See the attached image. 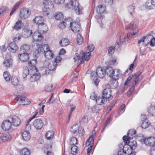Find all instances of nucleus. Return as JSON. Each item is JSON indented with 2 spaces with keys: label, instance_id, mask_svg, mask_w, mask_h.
<instances>
[{
  "label": "nucleus",
  "instance_id": "nucleus-5",
  "mask_svg": "<svg viewBox=\"0 0 155 155\" xmlns=\"http://www.w3.org/2000/svg\"><path fill=\"white\" fill-rule=\"evenodd\" d=\"M49 48V46L48 45L45 44L42 45H38V49L34 52L33 57L37 58L39 55L40 53H45L46 50Z\"/></svg>",
  "mask_w": 155,
  "mask_h": 155
},
{
  "label": "nucleus",
  "instance_id": "nucleus-53",
  "mask_svg": "<svg viewBox=\"0 0 155 155\" xmlns=\"http://www.w3.org/2000/svg\"><path fill=\"white\" fill-rule=\"evenodd\" d=\"M112 68V67H107L105 70L106 73L107 74H109L110 77L111 76V74L114 71Z\"/></svg>",
  "mask_w": 155,
  "mask_h": 155
},
{
  "label": "nucleus",
  "instance_id": "nucleus-15",
  "mask_svg": "<svg viewBox=\"0 0 155 155\" xmlns=\"http://www.w3.org/2000/svg\"><path fill=\"white\" fill-rule=\"evenodd\" d=\"M70 28L72 31L75 33L79 32L81 29L80 25L78 23L76 22H72Z\"/></svg>",
  "mask_w": 155,
  "mask_h": 155
},
{
  "label": "nucleus",
  "instance_id": "nucleus-20",
  "mask_svg": "<svg viewBox=\"0 0 155 155\" xmlns=\"http://www.w3.org/2000/svg\"><path fill=\"white\" fill-rule=\"evenodd\" d=\"M126 40V38H125V36L124 35H122L121 36H120V45H121L122 44H124ZM114 47V49H118L119 47V44L118 42L116 43L115 44Z\"/></svg>",
  "mask_w": 155,
  "mask_h": 155
},
{
  "label": "nucleus",
  "instance_id": "nucleus-44",
  "mask_svg": "<svg viewBox=\"0 0 155 155\" xmlns=\"http://www.w3.org/2000/svg\"><path fill=\"white\" fill-rule=\"evenodd\" d=\"M150 122L148 121V120H146L143 121H142L141 127L142 128L146 129L150 125Z\"/></svg>",
  "mask_w": 155,
  "mask_h": 155
},
{
  "label": "nucleus",
  "instance_id": "nucleus-24",
  "mask_svg": "<svg viewBox=\"0 0 155 155\" xmlns=\"http://www.w3.org/2000/svg\"><path fill=\"white\" fill-rule=\"evenodd\" d=\"M44 54L45 57L48 59H52L54 55L53 51L49 50V48L46 50Z\"/></svg>",
  "mask_w": 155,
  "mask_h": 155
},
{
  "label": "nucleus",
  "instance_id": "nucleus-8",
  "mask_svg": "<svg viewBox=\"0 0 155 155\" xmlns=\"http://www.w3.org/2000/svg\"><path fill=\"white\" fill-rule=\"evenodd\" d=\"M1 127L3 130L8 131L13 129L11 122L9 120H5L1 125Z\"/></svg>",
  "mask_w": 155,
  "mask_h": 155
},
{
  "label": "nucleus",
  "instance_id": "nucleus-25",
  "mask_svg": "<svg viewBox=\"0 0 155 155\" xmlns=\"http://www.w3.org/2000/svg\"><path fill=\"white\" fill-rule=\"evenodd\" d=\"M19 58L21 61L23 62L26 61L29 59V55L27 53H23L19 54Z\"/></svg>",
  "mask_w": 155,
  "mask_h": 155
},
{
  "label": "nucleus",
  "instance_id": "nucleus-17",
  "mask_svg": "<svg viewBox=\"0 0 155 155\" xmlns=\"http://www.w3.org/2000/svg\"><path fill=\"white\" fill-rule=\"evenodd\" d=\"M48 30V26L44 22L38 26V31L41 33L44 34Z\"/></svg>",
  "mask_w": 155,
  "mask_h": 155
},
{
  "label": "nucleus",
  "instance_id": "nucleus-39",
  "mask_svg": "<svg viewBox=\"0 0 155 155\" xmlns=\"http://www.w3.org/2000/svg\"><path fill=\"white\" fill-rule=\"evenodd\" d=\"M30 46L27 44H25L22 45L20 48V50L23 52L28 51L30 48Z\"/></svg>",
  "mask_w": 155,
  "mask_h": 155
},
{
  "label": "nucleus",
  "instance_id": "nucleus-31",
  "mask_svg": "<svg viewBox=\"0 0 155 155\" xmlns=\"http://www.w3.org/2000/svg\"><path fill=\"white\" fill-rule=\"evenodd\" d=\"M11 138L9 134H4L2 133H0V140L3 142L7 141Z\"/></svg>",
  "mask_w": 155,
  "mask_h": 155
},
{
  "label": "nucleus",
  "instance_id": "nucleus-28",
  "mask_svg": "<svg viewBox=\"0 0 155 155\" xmlns=\"http://www.w3.org/2000/svg\"><path fill=\"white\" fill-rule=\"evenodd\" d=\"M106 101V98L102 96H99L96 99V103L99 105L104 104Z\"/></svg>",
  "mask_w": 155,
  "mask_h": 155
},
{
  "label": "nucleus",
  "instance_id": "nucleus-45",
  "mask_svg": "<svg viewBox=\"0 0 155 155\" xmlns=\"http://www.w3.org/2000/svg\"><path fill=\"white\" fill-rule=\"evenodd\" d=\"M53 68V63L52 64H50L48 66V68H44L43 69V70H44V72H43L44 74H47V71H53L56 69V68H55L54 69H51V68Z\"/></svg>",
  "mask_w": 155,
  "mask_h": 155
},
{
  "label": "nucleus",
  "instance_id": "nucleus-26",
  "mask_svg": "<svg viewBox=\"0 0 155 155\" xmlns=\"http://www.w3.org/2000/svg\"><path fill=\"white\" fill-rule=\"evenodd\" d=\"M32 33L31 31L27 28H24L22 31V35L25 38L29 37Z\"/></svg>",
  "mask_w": 155,
  "mask_h": 155
},
{
  "label": "nucleus",
  "instance_id": "nucleus-10",
  "mask_svg": "<svg viewBox=\"0 0 155 155\" xmlns=\"http://www.w3.org/2000/svg\"><path fill=\"white\" fill-rule=\"evenodd\" d=\"M32 124L34 127L36 129L40 130L43 127L44 123L42 120L36 119L33 121Z\"/></svg>",
  "mask_w": 155,
  "mask_h": 155
},
{
  "label": "nucleus",
  "instance_id": "nucleus-61",
  "mask_svg": "<svg viewBox=\"0 0 155 155\" xmlns=\"http://www.w3.org/2000/svg\"><path fill=\"white\" fill-rule=\"evenodd\" d=\"M118 155H126V151H124V149H120L117 153Z\"/></svg>",
  "mask_w": 155,
  "mask_h": 155
},
{
  "label": "nucleus",
  "instance_id": "nucleus-34",
  "mask_svg": "<svg viewBox=\"0 0 155 155\" xmlns=\"http://www.w3.org/2000/svg\"><path fill=\"white\" fill-rule=\"evenodd\" d=\"M62 60V58L60 56H57L55 59L54 62L53 63V68H51V69H53L56 68L57 65V63L60 62Z\"/></svg>",
  "mask_w": 155,
  "mask_h": 155
},
{
  "label": "nucleus",
  "instance_id": "nucleus-21",
  "mask_svg": "<svg viewBox=\"0 0 155 155\" xmlns=\"http://www.w3.org/2000/svg\"><path fill=\"white\" fill-rule=\"evenodd\" d=\"M33 21L34 23L37 24L39 26L44 23V19L42 17L37 16L33 19Z\"/></svg>",
  "mask_w": 155,
  "mask_h": 155
},
{
  "label": "nucleus",
  "instance_id": "nucleus-32",
  "mask_svg": "<svg viewBox=\"0 0 155 155\" xmlns=\"http://www.w3.org/2000/svg\"><path fill=\"white\" fill-rule=\"evenodd\" d=\"M28 63L29 66L31 68L30 70H32L34 68H36L35 65L37 64V62L36 59L35 58H34L33 60H30Z\"/></svg>",
  "mask_w": 155,
  "mask_h": 155
},
{
  "label": "nucleus",
  "instance_id": "nucleus-4",
  "mask_svg": "<svg viewBox=\"0 0 155 155\" xmlns=\"http://www.w3.org/2000/svg\"><path fill=\"white\" fill-rule=\"evenodd\" d=\"M71 131L76 135L78 136H82L84 133V129L81 127H80L79 125L75 124L71 127Z\"/></svg>",
  "mask_w": 155,
  "mask_h": 155
},
{
  "label": "nucleus",
  "instance_id": "nucleus-2",
  "mask_svg": "<svg viewBox=\"0 0 155 155\" xmlns=\"http://www.w3.org/2000/svg\"><path fill=\"white\" fill-rule=\"evenodd\" d=\"M142 78V76L140 72H137L135 73L134 75L129 76L127 78L126 81L124 83L125 85H127L128 82L130 81L132 78H133L134 81L133 82V84H136L138 81L141 80Z\"/></svg>",
  "mask_w": 155,
  "mask_h": 155
},
{
  "label": "nucleus",
  "instance_id": "nucleus-27",
  "mask_svg": "<svg viewBox=\"0 0 155 155\" xmlns=\"http://www.w3.org/2000/svg\"><path fill=\"white\" fill-rule=\"evenodd\" d=\"M22 136L24 140L25 141H29L31 137V134L28 131H25L22 132Z\"/></svg>",
  "mask_w": 155,
  "mask_h": 155
},
{
  "label": "nucleus",
  "instance_id": "nucleus-50",
  "mask_svg": "<svg viewBox=\"0 0 155 155\" xmlns=\"http://www.w3.org/2000/svg\"><path fill=\"white\" fill-rule=\"evenodd\" d=\"M21 4V2H18L15 4V5L14 6L13 8L12 9V11L10 14V15H11L17 9V8L20 6Z\"/></svg>",
  "mask_w": 155,
  "mask_h": 155
},
{
  "label": "nucleus",
  "instance_id": "nucleus-57",
  "mask_svg": "<svg viewBox=\"0 0 155 155\" xmlns=\"http://www.w3.org/2000/svg\"><path fill=\"white\" fill-rule=\"evenodd\" d=\"M109 63L110 65L112 66H115L118 64L116 58H115L110 60L109 61Z\"/></svg>",
  "mask_w": 155,
  "mask_h": 155
},
{
  "label": "nucleus",
  "instance_id": "nucleus-16",
  "mask_svg": "<svg viewBox=\"0 0 155 155\" xmlns=\"http://www.w3.org/2000/svg\"><path fill=\"white\" fill-rule=\"evenodd\" d=\"M11 123L12 126L17 127L21 123L20 119L17 116H14L11 119Z\"/></svg>",
  "mask_w": 155,
  "mask_h": 155
},
{
  "label": "nucleus",
  "instance_id": "nucleus-11",
  "mask_svg": "<svg viewBox=\"0 0 155 155\" xmlns=\"http://www.w3.org/2000/svg\"><path fill=\"white\" fill-rule=\"evenodd\" d=\"M17 101L19 104L22 105H28L30 103L29 100L27 97H19Z\"/></svg>",
  "mask_w": 155,
  "mask_h": 155
},
{
  "label": "nucleus",
  "instance_id": "nucleus-13",
  "mask_svg": "<svg viewBox=\"0 0 155 155\" xmlns=\"http://www.w3.org/2000/svg\"><path fill=\"white\" fill-rule=\"evenodd\" d=\"M96 73L98 77L103 78L106 74L105 70L101 67H98L96 69Z\"/></svg>",
  "mask_w": 155,
  "mask_h": 155
},
{
  "label": "nucleus",
  "instance_id": "nucleus-49",
  "mask_svg": "<svg viewBox=\"0 0 155 155\" xmlns=\"http://www.w3.org/2000/svg\"><path fill=\"white\" fill-rule=\"evenodd\" d=\"M3 75L4 79L7 81H10L11 77L8 72L7 71H5L3 73Z\"/></svg>",
  "mask_w": 155,
  "mask_h": 155
},
{
  "label": "nucleus",
  "instance_id": "nucleus-33",
  "mask_svg": "<svg viewBox=\"0 0 155 155\" xmlns=\"http://www.w3.org/2000/svg\"><path fill=\"white\" fill-rule=\"evenodd\" d=\"M80 55H82V56L83 57V58L86 61H88L90 58L91 56V53L90 52H88L86 53H84L83 51H81L80 53Z\"/></svg>",
  "mask_w": 155,
  "mask_h": 155
},
{
  "label": "nucleus",
  "instance_id": "nucleus-36",
  "mask_svg": "<svg viewBox=\"0 0 155 155\" xmlns=\"http://www.w3.org/2000/svg\"><path fill=\"white\" fill-rule=\"evenodd\" d=\"M138 21L137 19L134 20L133 22H132L128 27L126 28V29H133L136 27V26L137 25Z\"/></svg>",
  "mask_w": 155,
  "mask_h": 155
},
{
  "label": "nucleus",
  "instance_id": "nucleus-62",
  "mask_svg": "<svg viewBox=\"0 0 155 155\" xmlns=\"http://www.w3.org/2000/svg\"><path fill=\"white\" fill-rule=\"evenodd\" d=\"M134 84V83L133 84V85L130 89L129 90V91L127 93V95L128 96L130 95L131 94H132L134 91V86H135V84Z\"/></svg>",
  "mask_w": 155,
  "mask_h": 155
},
{
  "label": "nucleus",
  "instance_id": "nucleus-41",
  "mask_svg": "<svg viewBox=\"0 0 155 155\" xmlns=\"http://www.w3.org/2000/svg\"><path fill=\"white\" fill-rule=\"evenodd\" d=\"M20 155H29L30 153V151L28 148H22L20 152Z\"/></svg>",
  "mask_w": 155,
  "mask_h": 155
},
{
  "label": "nucleus",
  "instance_id": "nucleus-6",
  "mask_svg": "<svg viewBox=\"0 0 155 155\" xmlns=\"http://www.w3.org/2000/svg\"><path fill=\"white\" fill-rule=\"evenodd\" d=\"M121 74L120 71L118 69H114L112 74H111L110 77L113 79L115 80L114 82L115 84L114 86L115 87H116L117 86L118 82L116 80L118 79L119 77L121 75Z\"/></svg>",
  "mask_w": 155,
  "mask_h": 155
},
{
  "label": "nucleus",
  "instance_id": "nucleus-19",
  "mask_svg": "<svg viewBox=\"0 0 155 155\" xmlns=\"http://www.w3.org/2000/svg\"><path fill=\"white\" fill-rule=\"evenodd\" d=\"M6 60L4 62L5 65L7 67L11 66L12 64V60L11 59L10 54H8L6 55Z\"/></svg>",
  "mask_w": 155,
  "mask_h": 155
},
{
  "label": "nucleus",
  "instance_id": "nucleus-1",
  "mask_svg": "<svg viewBox=\"0 0 155 155\" xmlns=\"http://www.w3.org/2000/svg\"><path fill=\"white\" fill-rule=\"evenodd\" d=\"M65 6L68 9L72 10L74 9L77 14L79 15L82 13V7L80 6L78 2L75 0H70L66 4Z\"/></svg>",
  "mask_w": 155,
  "mask_h": 155
},
{
  "label": "nucleus",
  "instance_id": "nucleus-60",
  "mask_svg": "<svg viewBox=\"0 0 155 155\" xmlns=\"http://www.w3.org/2000/svg\"><path fill=\"white\" fill-rule=\"evenodd\" d=\"M123 140L126 143H128L130 142V140L131 139V138H130L129 137V136L127 135V136H124L123 137Z\"/></svg>",
  "mask_w": 155,
  "mask_h": 155
},
{
  "label": "nucleus",
  "instance_id": "nucleus-51",
  "mask_svg": "<svg viewBox=\"0 0 155 155\" xmlns=\"http://www.w3.org/2000/svg\"><path fill=\"white\" fill-rule=\"evenodd\" d=\"M78 147L76 146H74L72 147L71 149V153L73 155H76L78 153Z\"/></svg>",
  "mask_w": 155,
  "mask_h": 155
},
{
  "label": "nucleus",
  "instance_id": "nucleus-54",
  "mask_svg": "<svg viewBox=\"0 0 155 155\" xmlns=\"http://www.w3.org/2000/svg\"><path fill=\"white\" fill-rule=\"evenodd\" d=\"M136 135V132L133 130H131L128 133L127 135L130 138H133V137H135Z\"/></svg>",
  "mask_w": 155,
  "mask_h": 155
},
{
  "label": "nucleus",
  "instance_id": "nucleus-14",
  "mask_svg": "<svg viewBox=\"0 0 155 155\" xmlns=\"http://www.w3.org/2000/svg\"><path fill=\"white\" fill-rule=\"evenodd\" d=\"M145 144L149 146H153L155 144V138L150 137L146 139L143 140Z\"/></svg>",
  "mask_w": 155,
  "mask_h": 155
},
{
  "label": "nucleus",
  "instance_id": "nucleus-9",
  "mask_svg": "<svg viewBox=\"0 0 155 155\" xmlns=\"http://www.w3.org/2000/svg\"><path fill=\"white\" fill-rule=\"evenodd\" d=\"M31 12L27 8L22 9L20 12L19 17L21 20L27 19L29 16Z\"/></svg>",
  "mask_w": 155,
  "mask_h": 155
},
{
  "label": "nucleus",
  "instance_id": "nucleus-18",
  "mask_svg": "<svg viewBox=\"0 0 155 155\" xmlns=\"http://www.w3.org/2000/svg\"><path fill=\"white\" fill-rule=\"evenodd\" d=\"M8 50L13 53L15 52L18 49L17 46L14 42H11L9 43L8 45Z\"/></svg>",
  "mask_w": 155,
  "mask_h": 155
},
{
  "label": "nucleus",
  "instance_id": "nucleus-38",
  "mask_svg": "<svg viewBox=\"0 0 155 155\" xmlns=\"http://www.w3.org/2000/svg\"><path fill=\"white\" fill-rule=\"evenodd\" d=\"M105 10V7L102 5H99L97 8V13L101 14L104 12Z\"/></svg>",
  "mask_w": 155,
  "mask_h": 155
},
{
  "label": "nucleus",
  "instance_id": "nucleus-47",
  "mask_svg": "<svg viewBox=\"0 0 155 155\" xmlns=\"http://www.w3.org/2000/svg\"><path fill=\"white\" fill-rule=\"evenodd\" d=\"M83 38L81 35L80 34H78L77 35V44L80 45L81 44L82 42H83Z\"/></svg>",
  "mask_w": 155,
  "mask_h": 155
},
{
  "label": "nucleus",
  "instance_id": "nucleus-3",
  "mask_svg": "<svg viewBox=\"0 0 155 155\" xmlns=\"http://www.w3.org/2000/svg\"><path fill=\"white\" fill-rule=\"evenodd\" d=\"M30 80L31 82L38 80L40 77V74L38 73L36 68H34L32 70H30Z\"/></svg>",
  "mask_w": 155,
  "mask_h": 155
},
{
  "label": "nucleus",
  "instance_id": "nucleus-58",
  "mask_svg": "<svg viewBox=\"0 0 155 155\" xmlns=\"http://www.w3.org/2000/svg\"><path fill=\"white\" fill-rule=\"evenodd\" d=\"M128 10L130 14H132L134 12V6L129 5L127 7Z\"/></svg>",
  "mask_w": 155,
  "mask_h": 155
},
{
  "label": "nucleus",
  "instance_id": "nucleus-46",
  "mask_svg": "<svg viewBox=\"0 0 155 155\" xmlns=\"http://www.w3.org/2000/svg\"><path fill=\"white\" fill-rule=\"evenodd\" d=\"M128 144L132 150H134L137 146L136 142L135 140H133L131 142L130 141L128 143Z\"/></svg>",
  "mask_w": 155,
  "mask_h": 155
},
{
  "label": "nucleus",
  "instance_id": "nucleus-63",
  "mask_svg": "<svg viewBox=\"0 0 155 155\" xmlns=\"http://www.w3.org/2000/svg\"><path fill=\"white\" fill-rule=\"evenodd\" d=\"M114 48L113 46H111L109 48L108 52L109 55H111L114 52Z\"/></svg>",
  "mask_w": 155,
  "mask_h": 155
},
{
  "label": "nucleus",
  "instance_id": "nucleus-30",
  "mask_svg": "<svg viewBox=\"0 0 155 155\" xmlns=\"http://www.w3.org/2000/svg\"><path fill=\"white\" fill-rule=\"evenodd\" d=\"M22 25V22L21 20L18 21L12 27L13 28L16 30H19L21 29Z\"/></svg>",
  "mask_w": 155,
  "mask_h": 155
},
{
  "label": "nucleus",
  "instance_id": "nucleus-64",
  "mask_svg": "<svg viewBox=\"0 0 155 155\" xmlns=\"http://www.w3.org/2000/svg\"><path fill=\"white\" fill-rule=\"evenodd\" d=\"M151 35V34H148L147 36H144L142 38L139 40L138 41V43L140 44L141 42H143L147 37H149Z\"/></svg>",
  "mask_w": 155,
  "mask_h": 155
},
{
  "label": "nucleus",
  "instance_id": "nucleus-40",
  "mask_svg": "<svg viewBox=\"0 0 155 155\" xmlns=\"http://www.w3.org/2000/svg\"><path fill=\"white\" fill-rule=\"evenodd\" d=\"M54 132L52 131H48L45 135L46 138L48 140H51L54 137Z\"/></svg>",
  "mask_w": 155,
  "mask_h": 155
},
{
  "label": "nucleus",
  "instance_id": "nucleus-12",
  "mask_svg": "<svg viewBox=\"0 0 155 155\" xmlns=\"http://www.w3.org/2000/svg\"><path fill=\"white\" fill-rule=\"evenodd\" d=\"M111 91H112L110 88L105 89L103 92L102 96L106 98V100L107 99L110 100L111 98Z\"/></svg>",
  "mask_w": 155,
  "mask_h": 155
},
{
  "label": "nucleus",
  "instance_id": "nucleus-23",
  "mask_svg": "<svg viewBox=\"0 0 155 155\" xmlns=\"http://www.w3.org/2000/svg\"><path fill=\"white\" fill-rule=\"evenodd\" d=\"M43 3L46 9H50L53 8V4L51 0H45Z\"/></svg>",
  "mask_w": 155,
  "mask_h": 155
},
{
  "label": "nucleus",
  "instance_id": "nucleus-43",
  "mask_svg": "<svg viewBox=\"0 0 155 155\" xmlns=\"http://www.w3.org/2000/svg\"><path fill=\"white\" fill-rule=\"evenodd\" d=\"M54 17L57 20H62L64 18L63 14L60 12H56L55 13Z\"/></svg>",
  "mask_w": 155,
  "mask_h": 155
},
{
  "label": "nucleus",
  "instance_id": "nucleus-35",
  "mask_svg": "<svg viewBox=\"0 0 155 155\" xmlns=\"http://www.w3.org/2000/svg\"><path fill=\"white\" fill-rule=\"evenodd\" d=\"M69 41L67 38H62L59 42L60 45L62 47L68 45L69 44Z\"/></svg>",
  "mask_w": 155,
  "mask_h": 155
},
{
  "label": "nucleus",
  "instance_id": "nucleus-37",
  "mask_svg": "<svg viewBox=\"0 0 155 155\" xmlns=\"http://www.w3.org/2000/svg\"><path fill=\"white\" fill-rule=\"evenodd\" d=\"M11 82L14 86H17V87H21V85L18 84L19 81L18 78L15 77H12L11 79Z\"/></svg>",
  "mask_w": 155,
  "mask_h": 155
},
{
  "label": "nucleus",
  "instance_id": "nucleus-55",
  "mask_svg": "<svg viewBox=\"0 0 155 155\" xmlns=\"http://www.w3.org/2000/svg\"><path fill=\"white\" fill-rule=\"evenodd\" d=\"M77 139L76 137H71L70 141V144L74 145L77 144Z\"/></svg>",
  "mask_w": 155,
  "mask_h": 155
},
{
  "label": "nucleus",
  "instance_id": "nucleus-59",
  "mask_svg": "<svg viewBox=\"0 0 155 155\" xmlns=\"http://www.w3.org/2000/svg\"><path fill=\"white\" fill-rule=\"evenodd\" d=\"M52 86V84L47 85L45 88L46 91L48 92L51 91L53 90Z\"/></svg>",
  "mask_w": 155,
  "mask_h": 155
},
{
  "label": "nucleus",
  "instance_id": "nucleus-29",
  "mask_svg": "<svg viewBox=\"0 0 155 155\" xmlns=\"http://www.w3.org/2000/svg\"><path fill=\"white\" fill-rule=\"evenodd\" d=\"M73 60L74 62L77 61L78 63L80 64L83 62V57L81 56V58H80L79 54L76 53L74 56Z\"/></svg>",
  "mask_w": 155,
  "mask_h": 155
},
{
  "label": "nucleus",
  "instance_id": "nucleus-56",
  "mask_svg": "<svg viewBox=\"0 0 155 155\" xmlns=\"http://www.w3.org/2000/svg\"><path fill=\"white\" fill-rule=\"evenodd\" d=\"M8 10V8L6 7H3L1 8L0 9V17L3 15L4 13Z\"/></svg>",
  "mask_w": 155,
  "mask_h": 155
},
{
  "label": "nucleus",
  "instance_id": "nucleus-42",
  "mask_svg": "<svg viewBox=\"0 0 155 155\" xmlns=\"http://www.w3.org/2000/svg\"><path fill=\"white\" fill-rule=\"evenodd\" d=\"M30 73V71L27 67H25L23 69L22 76L24 78H26Z\"/></svg>",
  "mask_w": 155,
  "mask_h": 155
},
{
  "label": "nucleus",
  "instance_id": "nucleus-52",
  "mask_svg": "<svg viewBox=\"0 0 155 155\" xmlns=\"http://www.w3.org/2000/svg\"><path fill=\"white\" fill-rule=\"evenodd\" d=\"M64 22L66 26H68L70 27H71V25L72 24V22H71V19L70 18L65 19L64 21Z\"/></svg>",
  "mask_w": 155,
  "mask_h": 155
},
{
  "label": "nucleus",
  "instance_id": "nucleus-7",
  "mask_svg": "<svg viewBox=\"0 0 155 155\" xmlns=\"http://www.w3.org/2000/svg\"><path fill=\"white\" fill-rule=\"evenodd\" d=\"M42 34L39 31L35 32L33 35L32 38L34 42H37L36 44H41V41L43 38Z\"/></svg>",
  "mask_w": 155,
  "mask_h": 155
},
{
  "label": "nucleus",
  "instance_id": "nucleus-22",
  "mask_svg": "<svg viewBox=\"0 0 155 155\" xmlns=\"http://www.w3.org/2000/svg\"><path fill=\"white\" fill-rule=\"evenodd\" d=\"M154 3L153 0H148L145 3V6L148 9H153L155 8Z\"/></svg>",
  "mask_w": 155,
  "mask_h": 155
},
{
  "label": "nucleus",
  "instance_id": "nucleus-48",
  "mask_svg": "<svg viewBox=\"0 0 155 155\" xmlns=\"http://www.w3.org/2000/svg\"><path fill=\"white\" fill-rule=\"evenodd\" d=\"M138 31L137 30H135V31L134 32L132 33H129L127 34V37L126 39L129 38V37H134L137 36L138 35Z\"/></svg>",
  "mask_w": 155,
  "mask_h": 155
}]
</instances>
